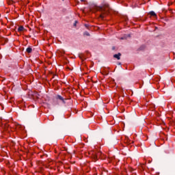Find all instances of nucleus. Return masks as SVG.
<instances>
[{
  "label": "nucleus",
  "mask_w": 175,
  "mask_h": 175,
  "mask_svg": "<svg viewBox=\"0 0 175 175\" xmlns=\"http://www.w3.org/2000/svg\"><path fill=\"white\" fill-rule=\"evenodd\" d=\"M98 11L100 12V18H105V14L107 13V10H106L103 7H98Z\"/></svg>",
  "instance_id": "obj_1"
},
{
  "label": "nucleus",
  "mask_w": 175,
  "mask_h": 175,
  "mask_svg": "<svg viewBox=\"0 0 175 175\" xmlns=\"http://www.w3.org/2000/svg\"><path fill=\"white\" fill-rule=\"evenodd\" d=\"M85 53H81L79 54V57L81 59H86L87 57H88L90 55V52L89 51H86Z\"/></svg>",
  "instance_id": "obj_2"
},
{
  "label": "nucleus",
  "mask_w": 175,
  "mask_h": 175,
  "mask_svg": "<svg viewBox=\"0 0 175 175\" xmlns=\"http://www.w3.org/2000/svg\"><path fill=\"white\" fill-rule=\"evenodd\" d=\"M100 155H102V152H94L93 153V158L96 159V161H98V158H99Z\"/></svg>",
  "instance_id": "obj_3"
},
{
  "label": "nucleus",
  "mask_w": 175,
  "mask_h": 175,
  "mask_svg": "<svg viewBox=\"0 0 175 175\" xmlns=\"http://www.w3.org/2000/svg\"><path fill=\"white\" fill-rule=\"evenodd\" d=\"M56 99L61 100V102H62V103H64V105H65L66 103V98H64V97H62L61 95L57 94L56 96Z\"/></svg>",
  "instance_id": "obj_4"
},
{
  "label": "nucleus",
  "mask_w": 175,
  "mask_h": 175,
  "mask_svg": "<svg viewBox=\"0 0 175 175\" xmlns=\"http://www.w3.org/2000/svg\"><path fill=\"white\" fill-rule=\"evenodd\" d=\"M121 53H118V54L113 55V58H116V59H121Z\"/></svg>",
  "instance_id": "obj_5"
},
{
  "label": "nucleus",
  "mask_w": 175,
  "mask_h": 175,
  "mask_svg": "<svg viewBox=\"0 0 175 175\" xmlns=\"http://www.w3.org/2000/svg\"><path fill=\"white\" fill-rule=\"evenodd\" d=\"M26 52L28 53V54H31L32 53V47L29 46L26 49Z\"/></svg>",
  "instance_id": "obj_6"
},
{
  "label": "nucleus",
  "mask_w": 175,
  "mask_h": 175,
  "mask_svg": "<svg viewBox=\"0 0 175 175\" xmlns=\"http://www.w3.org/2000/svg\"><path fill=\"white\" fill-rule=\"evenodd\" d=\"M150 16H151L152 17H155L157 18V14H155V12L154 11H152L150 12H149Z\"/></svg>",
  "instance_id": "obj_7"
},
{
  "label": "nucleus",
  "mask_w": 175,
  "mask_h": 175,
  "mask_svg": "<svg viewBox=\"0 0 175 175\" xmlns=\"http://www.w3.org/2000/svg\"><path fill=\"white\" fill-rule=\"evenodd\" d=\"M23 31H24V27L23 26H20L18 28V32H23Z\"/></svg>",
  "instance_id": "obj_8"
},
{
  "label": "nucleus",
  "mask_w": 175,
  "mask_h": 175,
  "mask_svg": "<svg viewBox=\"0 0 175 175\" xmlns=\"http://www.w3.org/2000/svg\"><path fill=\"white\" fill-rule=\"evenodd\" d=\"M83 35H84V36H90V33H89L88 31H85V32L83 33Z\"/></svg>",
  "instance_id": "obj_9"
},
{
  "label": "nucleus",
  "mask_w": 175,
  "mask_h": 175,
  "mask_svg": "<svg viewBox=\"0 0 175 175\" xmlns=\"http://www.w3.org/2000/svg\"><path fill=\"white\" fill-rule=\"evenodd\" d=\"M145 47H146V46L142 45V46L139 48V49H140V50H143L144 49H145Z\"/></svg>",
  "instance_id": "obj_10"
},
{
  "label": "nucleus",
  "mask_w": 175,
  "mask_h": 175,
  "mask_svg": "<svg viewBox=\"0 0 175 175\" xmlns=\"http://www.w3.org/2000/svg\"><path fill=\"white\" fill-rule=\"evenodd\" d=\"M77 25V21H75V22L73 26H74V27H76Z\"/></svg>",
  "instance_id": "obj_11"
},
{
  "label": "nucleus",
  "mask_w": 175,
  "mask_h": 175,
  "mask_svg": "<svg viewBox=\"0 0 175 175\" xmlns=\"http://www.w3.org/2000/svg\"><path fill=\"white\" fill-rule=\"evenodd\" d=\"M85 28H89L90 27V25H88V24H85Z\"/></svg>",
  "instance_id": "obj_12"
},
{
  "label": "nucleus",
  "mask_w": 175,
  "mask_h": 175,
  "mask_svg": "<svg viewBox=\"0 0 175 175\" xmlns=\"http://www.w3.org/2000/svg\"><path fill=\"white\" fill-rule=\"evenodd\" d=\"M5 128H9V125H5Z\"/></svg>",
  "instance_id": "obj_13"
},
{
  "label": "nucleus",
  "mask_w": 175,
  "mask_h": 175,
  "mask_svg": "<svg viewBox=\"0 0 175 175\" xmlns=\"http://www.w3.org/2000/svg\"><path fill=\"white\" fill-rule=\"evenodd\" d=\"M128 21V18H125V21Z\"/></svg>",
  "instance_id": "obj_14"
},
{
  "label": "nucleus",
  "mask_w": 175,
  "mask_h": 175,
  "mask_svg": "<svg viewBox=\"0 0 175 175\" xmlns=\"http://www.w3.org/2000/svg\"><path fill=\"white\" fill-rule=\"evenodd\" d=\"M81 2H84V0H81Z\"/></svg>",
  "instance_id": "obj_15"
},
{
  "label": "nucleus",
  "mask_w": 175,
  "mask_h": 175,
  "mask_svg": "<svg viewBox=\"0 0 175 175\" xmlns=\"http://www.w3.org/2000/svg\"><path fill=\"white\" fill-rule=\"evenodd\" d=\"M114 49H115V48H114V46H113V47L112 48V50H114Z\"/></svg>",
  "instance_id": "obj_16"
},
{
  "label": "nucleus",
  "mask_w": 175,
  "mask_h": 175,
  "mask_svg": "<svg viewBox=\"0 0 175 175\" xmlns=\"http://www.w3.org/2000/svg\"><path fill=\"white\" fill-rule=\"evenodd\" d=\"M8 40L7 39V40H5V42H8Z\"/></svg>",
  "instance_id": "obj_17"
},
{
  "label": "nucleus",
  "mask_w": 175,
  "mask_h": 175,
  "mask_svg": "<svg viewBox=\"0 0 175 175\" xmlns=\"http://www.w3.org/2000/svg\"><path fill=\"white\" fill-rule=\"evenodd\" d=\"M122 40H124V38H121Z\"/></svg>",
  "instance_id": "obj_18"
},
{
  "label": "nucleus",
  "mask_w": 175,
  "mask_h": 175,
  "mask_svg": "<svg viewBox=\"0 0 175 175\" xmlns=\"http://www.w3.org/2000/svg\"><path fill=\"white\" fill-rule=\"evenodd\" d=\"M54 77H55V76H53V79H54Z\"/></svg>",
  "instance_id": "obj_19"
}]
</instances>
